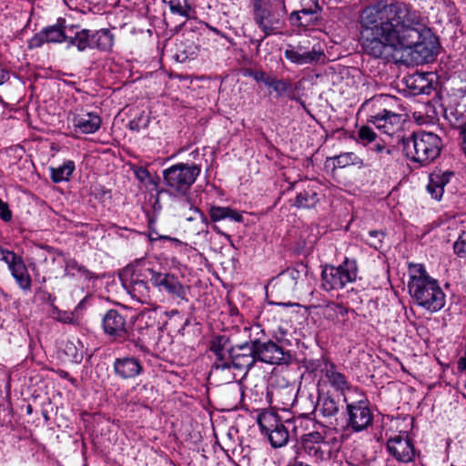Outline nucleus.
I'll return each instance as SVG.
<instances>
[{
    "instance_id": "nucleus-32",
    "label": "nucleus",
    "mask_w": 466,
    "mask_h": 466,
    "mask_svg": "<svg viewBox=\"0 0 466 466\" xmlns=\"http://www.w3.org/2000/svg\"><path fill=\"white\" fill-rule=\"evenodd\" d=\"M164 2L168 4L171 13L179 15L183 17L189 16L191 8L187 3L183 5L180 0H164Z\"/></svg>"
},
{
    "instance_id": "nucleus-39",
    "label": "nucleus",
    "mask_w": 466,
    "mask_h": 466,
    "mask_svg": "<svg viewBox=\"0 0 466 466\" xmlns=\"http://www.w3.org/2000/svg\"><path fill=\"white\" fill-rule=\"evenodd\" d=\"M308 196H309V193H304V194L300 193L299 195H298L297 204L299 207H303V208L309 207L310 205L314 204V202L317 199V194L314 192L311 193V195H310L311 201L310 202L308 201Z\"/></svg>"
},
{
    "instance_id": "nucleus-50",
    "label": "nucleus",
    "mask_w": 466,
    "mask_h": 466,
    "mask_svg": "<svg viewBox=\"0 0 466 466\" xmlns=\"http://www.w3.org/2000/svg\"><path fill=\"white\" fill-rule=\"evenodd\" d=\"M284 277H288L289 279H291L292 280L296 281L297 279L299 278V272L296 269H289L287 270L284 274H283Z\"/></svg>"
},
{
    "instance_id": "nucleus-48",
    "label": "nucleus",
    "mask_w": 466,
    "mask_h": 466,
    "mask_svg": "<svg viewBox=\"0 0 466 466\" xmlns=\"http://www.w3.org/2000/svg\"><path fill=\"white\" fill-rule=\"evenodd\" d=\"M167 236L159 235L155 230H150L148 233V238L150 241H156V240H165Z\"/></svg>"
},
{
    "instance_id": "nucleus-40",
    "label": "nucleus",
    "mask_w": 466,
    "mask_h": 466,
    "mask_svg": "<svg viewBox=\"0 0 466 466\" xmlns=\"http://www.w3.org/2000/svg\"><path fill=\"white\" fill-rule=\"evenodd\" d=\"M189 211H190V214L188 216L185 215V218H186L187 220L192 221V220L200 218V220L204 224L208 223L207 218L205 217V215L198 208L190 207Z\"/></svg>"
},
{
    "instance_id": "nucleus-31",
    "label": "nucleus",
    "mask_w": 466,
    "mask_h": 466,
    "mask_svg": "<svg viewBox=\"0 0 466 466\" xmlns=\"http://www.w3.org/2000/svg\"><path fill=\"white\" fill-rule=\"evenodd\" d=\"M267 436L274 448L283 447L289 441V431L283 424L268 433Z\"/></svg>"
},
{
    "instance_id": "nucleus-36",
    "label": "nucleus",
    "mask_w": 466,
    "mask_h": 466,
    "mask_svg": "<svg viewBox=\"0 0 466 466\" xmlns=\"http://www.w3.org/2000/svg\"><path fill=\"white\" fill-rule=\"evenodd\" d=\"M359 140L364 145L376 141V133L369 127H361L358 131Z\"/></svg>"
},
{
    "instance_id": "nucleus-4",
    "label": "nucleus",
    "mask_w": 466,
    "mask_h": 466,
    "mask_svg": "<svg viewBox=\"0 0 466 466\" xmlns=\"http://www.w3.org/2000/svg\"><path fill=\"white\" fill-rule=\"evenodd\" d=\"M200 174L198 165L178 163L163 171L167 191L173 196H183Z\"/></svg>"
},
{
    "instance_id": "nucleus-46",
    "label": "nucleus",
    "mask_w": 466,
    "mask_h": 466,
    "mask_svg": "<svg viewBox=\"0 0 466 466\" xmlns=\"http://www.w3.org/2000/svg\"><path fill=\"white\" fill-rule=\"evenodd\" d=\"M210 349L219 360L223 359L224 350L222 348H220L219 345H217L215 342H213Z\"/></svg>"
},
{
    "instance_id": "nucleus-6",
    "label": "nucleus",
    "mask_w": 466,
    "mask_h": 466,
    "mask_svg": "<svg viewBox=\"0 0 466 466\" xmlns=\"http://www.w3.org/2000/svg\"><path fill=\"white\" fill-rule=\"evenodd\" d=\"M360 398L350 400L349 396H344L346 402V429L352 432H361L371 426L373 414L369 407L368 400L362 393H358Z\"/></svg>"
},
{
    "instance_id": "nucleus-37",
    "label": "nucleus",
    "mask_w": 466,
    "mask_h": 466,
    "mask_svg": "<svg viewBox=\"0 0 466 466\" xmlns=\"http://www.w3.org/2000/svg\"><path fill=\"white\" fill-rule=\"evenodd\" d=\"M267 86L272 87L279 96L284 95L290 88L289 82L273 78H270L269 82H267Z\"/></svg>"
},
{
    "instance_id": "nucleus-17",
    "label": "nucleus",
    "mask_w": 466,
    "mask_h": 466,
    "mask_svg": "<svg viewBox=\"0 0 466 466\" xmlns=\"http://www.w3.org/2000/svg\"><path fill=\"white\" fill-rule=\"evenodd\" d=\"M105 332L115 338H122L127 333L125 316L116 309L108 310L103 318Z\"/></svg>"
},
{
    "instance_id": "nucleus-18",
    "label": "nucleus",
    "mask_w": 466,
    "mask_h": 466,
    "mask_svg": "<svg viewBox=\"0 0 466 466\" xmlns=\"http://www.w3.org/2000/svg\"><path fill=\"white\" fill-rule=\"evenodd\" d=\"M114 371L116 375L122 379H131L141 373L142 365L134 357L117 358L114 362Z\"/></svg>"
},
{
    "instance_id": "nucleus-27",
    "label": "nucleus",
    "mask_w": 466,
    "mask_h": 466,
    "mask_svg": "<svg viewBox=\"0 0 466 466\" xmlns=\"http://www.w3.org/2000/svg\"><path fill=\"white\" fill-rule=\"evenodd\" d=\"M333 165L337 168H344L349 166H356L359 168L364 167L363 160L354 152H345L334 157Z\"/></svg>"
},
{
    "instance_id": "nucleus-22",
    "label": "nucleus",
    "mask_w": 466,
    "mask_h": 466,
    "mask_svg": "<svg viewBox=\"0 0 466 466\" xmlns=\"http://www.w3.org/2000/svg\"><path fill=\"white\" fill-rule=\"evenodd\" d=\"M114 45V35L108 29H100L92 33V48L109 51Z\"/></svg>"
},
{
    "instance_id": "nucleus-44",
    "label": "nucleus",
    "mask_w": 466,
    "mask_h": 466,
    "mask_svg": "<svg viewBox=\"0 0 466 466\" xmlns=\"http://www.w3.org/2000/svg\"><path fill=\"white\" fill-rule=\"evenodd\" d=\"M165 240L169 241L171 243L172 247L178 249L179 251L187 249V244L183 243L181 240H179L177 238L167 236Z\"/></svg>"
},
{
    "instance_id": "nucleus-20",
    "label": "nucleus",
    "mask_w": 466,
    "mask_h": 466,
    "mask_svg": "<svg viewBox=\"0 0 466 466\" xmlns=\"http://www.w3.org/2000/svg\"><path fill=\"white\" fill-rule=\"evenodd\" d=\"M451 172L436 171L430 175L427 191L432 198L440 200L444 193L445 186L452 177Z\"/></svg>"
},
{
    "instance_id": "nucleus-54",
    "label": "nucleus",
    "mask_w": 466,
    "mask_h": 466,
    "mask_svg": "<svg viewBox=\"0 0 466 466\" xmlns=\"http://www.w3.org/2000/svg\"><path fill=\"white\" fill-rule=\"evenodd\" d=\"M376 101L375 98H372L370 100H367L361 106L362 109H365L366 107L370 106V105H372L374 102Z\"/></svg>"
},
{
    "instance_id": "nucleus-26",
    "label": "nucleus",
    "mask_w": 466,
    "mask_h": 466,
    "mask_svg": "<svg viewBox=\"0 0 466 466\" xmlns=\"http://www.w3.org/2000/svg\"><path fill=\"white\" fill-rule=\"evenodd\" d=\"M75 167V163L72 160H66L57 167H50L52 181L55 183L67 181L73 174Z\"/></svg>"
},
{
    "instance_id": "nucleus-13",
    "label": "nucleus",
    "mask_w": 466,
    "mask_h": 466,
    "mask_svg": "<svg viewBox=\"0 0 466 466\" xmlns=\"http://www.w3.org/2000/svg\"><path fill=\"white\" fill-rule=\"evenodd\" d=\"M387 450L400 462L407 463L415 458V449L406 434H398L389 439Z\"/></svg>"
},
{
    "instance_id": "nucleus-57",
    "label": "nucleus",
    "mask_w": 466,
    "mask_h": 466,
    "mask_svg": "<svg viewBox=\"0 0 466 466\" xmlns=\"http://www.w3.org/2000/svg\"><path fill=\"white\" fill-rule=\"evenodd\" d=\"M229 365L227 364V363H222V364H216V368L218 369V368H222V369H225V368H228Z\"/></svg>"
},
{
    "instance_id": "nucleus-53",
    "label": "nucleus",
    "mask_w": 466,
    "mask_h": 466,
    "mask_svg": "<svg viewBox=\"0 0 466 466\" xmlns=\"http://www.w3.org/2000/svg\"><path fill=\"white\" fill-rule=\"evenodd\" d=\"M59 376L61 378H64V379H66V380H69L72 383H74L76 380L72 378H70L69 374L67 371H65V370H60L59 371Z\"/></svg>"
},
{
    "instance_id": "nucleus-8",
    "label": "nucleus",
    "mask_w": 466,
    "mask_h": 466,
    "mask_svg": "<svg viewBox=\"0 0 466 466\" xmlns=\"http://www.w3.org/2000/svg\"><path fill=\"white\" fill-rule=\"evenodd\" d=\"M0 261L7 265L12 277L22 290L28 291L31 289L32 279L21 256L0 246Z\"/></svg>"
},
{
    "instance_id": "nucleus-34",
    "label": "nucleus",
    "mask_w": 466,
    "mask_h": 466,
    "mask_svg": "<svg viewBox=\"0 0 466 466\" xmlns=\"http://www.w3.org/2000/svg\"><path fill=\"white\" fill-rule=\"evenodd\" d=\"M255 360H258L253 353V348L251 349V353L249 355H238L234 357L233 363L238 368H247L250 369L254 363Z\"/></svg>"
},
{
    "instance_id": "nucleus-11",
    "label": "nucleus",
    "mask_w": 466,
    "mask_h": 466,
    "mask_svg": "<svg viewBox=\"0 0 466 466\" xmlns=\"http://www.w3.org/2000/svg\"><path fill=\"white\" fill-rule=\"evenodd\" d=\"M253 353L258 360L268 364H282L289 361L290 356L281 347L272 341L253 343Z\"/></svg>"
},
{
    "instance_id": "nucleus-45",
    "label": "nucleus",
    "mask_w": 466,
    "mask_h": 466,
    "mask_svg": "<svg viewBox=\"0 0 466 466\" xmlns=\"http://www.w3.org/2000/svg\"><path fill=\"white\" fill-rule=\"evenodd\" d=\"M57 319L64 323H72L74 321V316L70 312H59Z\"/></svg>"
},
{
    "instance_id": "nucleus-33",
    "label": "nucleus",
    "mask_w": 466,
    "mask_h": 466,
    "mask_svg": "<svg viewBox=\"0 0 466 466\" xmlns=\"http://www.w3.org/2000/svg\"><path fill=\"white\" fill-rule=\"evenodd\" d=\"M136 177L146 186H152L153 188L157 187V183L154 177H151L148 170L143 167H137L134 169Z\"/></svg>"
},
{
    "instance_id": "nucleus-56",
    "label": "nucleus",
    "mask_w": 466,
    "mask_h": 466,
    "mask_svg": "<svg viewBox=\"0 0 466 466\" xmlns=\"http://www.w3.org/2000/svg\"><path fill=\"white\" fill-rule=\"evenodd\" d=\"M370 236L372 237V238H377L379 236H380V233L378 232V231H375V230H372V231H370Z\"/></svg>"
},
{
    "instance_id": "nucleus-38",
    "label": "nucleus",
    "mask_w": 466,
    "mask_h": 466,
    "mask_svg": "<svg viewBox=\"0 0 466 466\" xmlns=\"http://www.w3.org/2000/svg\"><path fill=\"white\" fill-rule=\"evenodd\" d=\"M454 252L460 257L466 256V231L459 236L457 241L454 243Z\"/></svg>"
},
{
    "instance_id": "nucleus-51",
    "label": "nucleus",
    "mask_w": 466,
    "mask_h": 466,
    "mask_svg": "<svg viewBox=\"0 0 466 466\" xmlns=\"http://www.w3.org/2000/svg\"><path fill=\"white\" fill-rule=\"evenodd\" d=\"M9 80V74L4 69H0V86Z\"/></svg>"
},
{
    "instance_id": "nucleus-52",
    "label": "nucleus",
    "mask_w": 466,
    "mask_h": 466,
    "mask_svg": "<svg viewBox=\"0 0 466 466\" xmlns=\"http://www.w3.org/2000/svg\"><path fill=\"white\" fill-rule=\"evenodd\" d=\"M458 370L461 371L466 370V357H461L458 360Z\"/></svg>"
},
{
    "instance_id": "nucleus-16",
    "label": "nucleus",
    "mask_w": 466,
    "mask_h": 466,
    "mask_svg": "<svg viewBox=\"0 0 466 466\" xmlns=\"http://www.w3.org/2000/svg\"><path fill=\"white\" fill-rule=\"evenodd\" d=\"M369 122L375 125L376 127L383 133L391 135L400 127L401 116L387 109H383L381 112L370 116Z\"/></svg>"
},
{
    "instance_id": "nucleus-55",
    "label": "nucleus",
    "mask_w": 466,
    "mask_h": 466,
    "mask_svg": "<svg viewBox=\"0 0 466 466\" xmlns=\"http://www.w3.org/2000/svg\"><path fill=\"white\" fill-rule=\"evenodd\" d=\"M412 78H413L414 82H417V81L422 82L425 80V76L423 75H416Z\"/></svg>"
},
{
    "instance_id": "nucleus-42",
    "label": "nucleus",
    "mask_w": 466,
    "mask_h": 466,
    "mask_svg": "<svg viewBox=\"0 0 466 466\" xmlns=\"http://www.w3.org/2000/svg\"><path fill=\"white\" fill-rule=\"evenodd\" d=\"M247 75L251 76L257 82H263L266 86L267 82H269L271 78L263 71H249Z\"/></svg>"
},
{
    "instance_id": "nucleus-61",
    "label": "nucleus",
    "mask_w": 466,
    "mask_h": 466,
    "mask_svg": "<svg viewBox=\"0 0 466 466\" xmlns=\"http://www.w3.org/2000/svg\"><path fill=\"white\" fill-rule=\"evenodd\" d=\"M214 230H216L217 232H219L218 229V227H214Z\"/></svg>"
},
{
    "instance_id": "nucleus-3",
    "label": "nucleus",
    "mask_w": 466,
    "mask_h": 466,
    "mask_svg": "<svg viewBox=\"0 0 466 466\" xmlns=\"http://www.w3.org/2000/svg\"><path fill=\"white\" fill-rule=\"evenodd\" d=\"M442 147L439 136L431 132H418L405 142L404 149L413 161L426 165L437 158Z\"/></svg>"
},
{
    "instance_id": "nucleus-25",
    "label": "nucleus",
    "mask_w": 466,
    "mask_h": 466,
    "mask_svg": "<svg viewBox=\"0 0 466 466\" xmlns=\"http://www.w3.org/2000/svg\"><path fill=\"white\" fill-rule=\"evenodd\" d=\"M209 215L211 220L214 222L226 218L236 222H241L243 220V217L239 212L228 207H211Z\"/></svg>"
},
{
    "instance_id": "nucleus-35",
    "label": "nucleus",
    "mask_w": 466,
    "mask_h": 466,
    "mask_svg": "<svg viewBox=\"0 0 466 466\" xmlns=\"http://www.w3.org/2000/svg\"><path fill=\"white\" fill-rule=\"evenodd\" d=\"M157 309H146L137 316V321L147 327H153L157 322Z\"/></svg>"
},
{
    "instance_id": "nucleus-28",
    "label": "nucleus",
    "mask_w": 466,
    "mask_h": 466,
    "mask_svg": "<svg viewBox=\"0 0 466 466\" xmlns=\"http://www.w3.org/2000/svg\"><path fill=\"white\" fill-rule=\"evenodd\" d=\"M258 423L266 435L282 424L277 414L272 411H264L259 414Z\"/></svg>"
},
{
    "instance_id": "nucleus-30",
    "label": "nucleus",
    "mask_w": 466,
    "mask_h": 466,
    "mask_svg": "<svg viewBox=\"0 0 466 466\" xmlns=\"http://www.w3.org/2000/svg\"><path fill=\"white\" fill-rule=\"evenodd\" d=\"M339 410L337 401L330 397L323 396L318 400L317 410L324 417H333Z\"/></svg>"
},
{
    "instance_id": "nucleus-49",
    "label": "nucleus",
    "mask_w": 466,
    "mask_h": 466,
    "mask_svg": "<svg viewBox=\"0 0 466 466\" xmlns=\"http://www.w3.org/2000/svg\"><path fill=\"white\" fill-rule=\"evenodd\" d=\"M309 424H313L312 420H310L309 419H307V418H303V419H299L296 420V426H295V429L296 431L298 430V427H308Z\"/></svg>"
},
{
    "instance_id": "nucleus-2",
    "label": "nucleus",
    "mask_w": 466,
    "mask_h": 466,
    "mask_svg": "<svg viewBox=\"0 0 466 466\" xmlns=\"http://www.w3.org/2000/svg\"><path fill=\"white\" fill-rule=\"evenodd\" d=\"M408 290L414 303L435 313L446 304V295L439 281L429 275L422 264L409 265Z\"/></svg>"
},
{
    "instance_id": "nucleus-58",
    "label": "nucleus",
    "mask_w": 466,
    "mask_h": 466,
    "mask_svg": "<svg viewBox=\"0 0 466 466\" xmlns=\"http://www.w3.org/2000/svg\"><path fill=\"white\" fill-rule=\"evenodd\" d=\"M414 88H415V89H418V91H419L420 93L424 92V86H418V87H416V86H415Z\"/></svg>"
},
{
    "instance_id": "nucleus-41",
    "label": "nucleus",
    "mask_w": 466,
    "mask_h": 466,
    "mask_svg": "<svg viewBox=\"0 0 466 466\" xmlns=\"http://www.w3.org/2000/svg\"><path fill=\"white\" fill-rule=\"evenodd\" d=\"M374 142H375V144L373 146L370 147V148H369L370 151H374L377 154H380V155H383V154L390 155L391 154V149L387 147L384 145V143L380 142V141H374Z\"/></svg>"
},
{
    "instance_id": "nucleus-7",
    "label": "nucleus",
    "mask_w": 466,
    "mask_h": 466,
    "mask_svg": "<svg viewBox=\"0 0 466 466\" xmlns=\"http://www.w3.org/2000/svg\"><path fill=\"white\" fill-rule=\"evenodd\" d=\"M150 282L159 292L167 293L170 298L187 302L189 286L182 284L178 278L171 273H162L149 269Z\"/></svg>"
},
{
    "instance_id": "nucleus-10",
    "label": "nucleus",
    "mask_w": 466,
    "mask_h": 466,
    "mask_svg": "<svg viewBox=\"0 0 466 466\" xmlns=\"http://www.w3.org/2000/svg\"><path fill=\"white\" fill-rule=\"evenodd\" d=\"M284 55L293 64L307 65L319 61L323 56V51L319 45H314L309 48V41L306 40L296 46H288Z\"/></svg>"
},
{
    "instance_id": "nucleus-21",
    "label": "nucleus",
    "mask_w": 466,
    "mask_h": 466,
    "mask_svg": "<svg viewBox=\"0 0 466 466\" xmlns=\"http://www.w3.org/2000/svg\"><path fill=\"white\" fill-rule=\"evenodd\" d=\"M68 46H74L78 51L82 52L87 48H92V34L87 29H80L75 31L73 26V33L69 31L67 35Z\"/></svg>"
},
{
    "instance_id": "nucleus-14",
    "label": "nucleus",
    "mask_w": 466,
    "mask_h": 466,
    "mask_svg": "<svg viewBox=\"0 0 466 466\" xmlns=\"http://www.w3.org/2000/svg\"><path fill=\"white\" fill-rule=\"evenodd\" d=\"M74 128L82 134H94L101 127V117L95 112L76 110L69 115Z\"/></svg>"
},
{
    "instance_id": "nucleus-1",
    "label": "nucleus",
    "mask_w": 466,
    "mask_h": 466,
    "mask_svg": "<svg viewBox=\"0 0 466 466\" xmlns=\"http://www.w3.org/2000/svg\"><path fill=\"white\" fill-rule=\"evenodd\" d=\"M360 40L363 49L380 57L388 48L401 51L415 47L420 53V42L423 24L420 15L403 3L379 1L364 8L360 15Z\"/></svg>"
},
{
    "instance_id": "nucleus-24",
    "label": "nucleus",
    "mask_w": 466,
    "mask_h": 466,
    "mask_svg": "<svg viewBox=\"0 0 466 466\" xmlns=\"http://www.w3.org/2000/svg\"><path fill=\"white\" fill-rule=\"evenodd\" d=\"M127 292L133 299L144 302L148 299L149 289L147 283L141 279H132L130 283L124 282Z\"/></svg>"
},
{
    "instance_id": "nucleus-12",
    "label": "nucleus",
    "mask_w": 466,
    "mask_h": 466,
    "mask_svg": "<svg viewBox=\"0 0 466 466\" xmlns=\"http://www.w3.org/2000/svg\"><path fill=\"white\" fill-rule=\"evenodd\" d=\"M69 31L73 33V26L64 25V21H58L57 24L45 28L39 34L31 38L29 46L36 48L44 43H61L67 41Z\"/></svg>"
},
{
    "instance_id": "nucleus-5",
    "label": "nucleus",
    "mask_w": 466,
    "mask_h": 466,
    "mask_svg": "<svg viewBox=\"0 0 466 466\" xmlns=\"http://www.w3.org/2000/svg\"><path fill=\"white\" fill-rule=\"evenodd\" d=\"M357 274L358 267L354 259L346 258L337 267L325 265L321 272V287L327 291L343 289L356 280Z\"/></svg>"
},
{
    "instance_id": "nucleus-29",
    "label": "nucleus",
    "mask_w": 466,
    "mask_h": 466,
    "mask_svg": "<svg viewBox=\"0 0 466 466\" xmlns=\"http://www.w3.org/2000/svg\"><path fill=\"white\" fill-rule=\"evenodd\" d=\"M348 314V309L341 304L330 302L323 308V315L326 319L334 322H339L344 319Z\"/></svg>"
},
{
    "instance_id": "nucleus-9",
    "label": "nucleus",
    "mask_w": 466,
    "mask_h": 466,
    "mask_svg": "<svg viewBox=\"0 0 466 466\" xmlns=\"http://www.w3.org/2000/svg\"><path fill=\"white\" fill-rule=\"evenodd\" d=\"M0 261L7 265L12 277L22 290L28 291L31 289L32 279L21 256L0 246Z\"/></svg>"
},
{
    "instance_id": "nucleus-43",
    "label": "nucleus",
    "mask_w": 466,
    "mask_h": 466,
    "mask_svg": "<svg viewBox=\"0 0 466 466\" xmlns=\"http://www.w3.org/2000/svg\"><path fill=\"white\" fill-rule=\"evenodd\" d=\"M0 218L8 222L12 219V212L10 211L8 205L0 199Z\"/></svg>"
},
{
    "instance_id": "nucleus-19",
    "label": "nucleus",
    "mask_w": 466,
    "mask_h": 466,
    "mask_svg": "<svg viewBox=\"0 0 466 466\" xmlns=\"http://www.w3.org/2000/svg\"><path fill=\"white\" fill-rule=\"evenodd\" d=\"M323 372L328 382L336 390L344 393L345 390L359 393L357 389L350 390V383L346 377L338 370L333 363L327 362L324 365Z\"/></svg>"
},
{
    "instance_id": "nucleus-59",
    "label": "nucleus",
    "mask_w": 466,
    "mask_h": 466,
    "mask_svg": "<svg viewBox=\"0 0 466 466\" xmlns=\"http://www.w3.org/2000/svg\"><path fill=\"white\" fill-rule=\"evenodd\" d=\"M433 56V52L430 51V52H428V54L424 57L428 58V56Z\"/></svg>"
},
{
    "instance_id": "nucleus-15",
    "label": "nucleus",
    "mask_w": 466,
    "mask_h": 466,
    "mask_svg": "<svg viewBox=\"0 0 466 466\" xmlns=\"http://www.w3.org/2000/svg\"><path fill=\"white\" fill-rule=\"evenodd\" d=\"M254 19L265 35H271L274 30L279 27L280 20L279 15L268 7H263L260 0H255Z\"/></svg>"
},
{
    "instance_id": "nucleus-47",
    "label": "nucleus",
    "mask_w": 466,
    "mask_h": 466,
    "mask_svg": "<svg viewBox=\"0 0 466 466\" xmlns=\"http://www.w3.org/2000/svg\"><path fill=\"white\" fill-rule=\"evenodd\" d=\"M460 135H461V137L462 140L461 141L462 150L464 151V153L466 155V124L460 127Z\"/></svg>"
},
{
    "instance_id": "nucleus-23",
    "label": "nucleus",
    "mask_w": 466,
    "mask_h": 466,
    "mask_svg": "<svg viewBox=\"0 0 466 466\" xmlns=\"http://www.w3.org/2000/svg\"><path fill=\"white\" fill-rule=\"evenodd\" d=\"M303 448L309 452L317 455L322 444L325 443L323 435L319 431H310L300 436Z\"/></svg>"
},
{
    "instance_id": "nucleus-60",
    "label": "nucleus",
    "mask_w": 466,
    "mask_h": 466,
    "mask_svg": "<svg viewBox=\"0 0 466 466\" xmlns=\"http://www.w3.org/2000/svg\"><path fill=\"white\" fill-rule=\"evenodd\" d=\"M370 246L374 247L375 248H378V246L376 243H373V242H370Z\"/></svg>"
}]
</instances>
